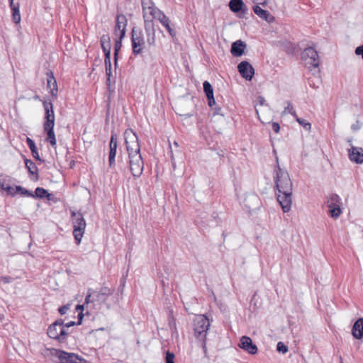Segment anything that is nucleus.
<instances>
[{"instance_id": "cd10ccee", "label": "nucleus", "mask_w": 363, "mask_h": 363, "mask_svg": "<svg viewBox=\"0 0 363 363\" xmlns=\"http://www.w3.org/2000/svg\"><path fill=\"white\" fill-rule=\"evenodd\" d=\"M203 86L207 99H210V97L213 98V89L211 84L208 82L205 81L203 84Z\"/></svg>"}, {"instance_id": "3c124183", "label": "nucleus", "mask_w": 363, "mask_h": 363, "mask_svg": "<svg viewBox=\"0 0 363 363\" xmlns=\"http://www.w3.org/2000/svg\"><path fill=\"white\" fill-rule=\"evenodd\" d=\"M92 295H93V293H92V294H90V293H89V294L86 296V298H85V303H90V302L94 301H93V299H92V300H91V296H92Z\"/></svg>"}, {"instance_id": "bb28decb", "label": "nucleus", "mask_w": 363, "mask_h": 363, "mask_svg": "<svg viewBox=\"0 0 363 363\" xmlns=\"http://www.w3.org/2000/svg\"><path fill=\"white\" fill-rule=\"evenodd\" d=\"M26 143L31 151V153H32V155L33 157L37 160H39V161H42V160L40 159V155H39V153L38 152V150H37V147L35 146V144L34 143V141L30 139V138H27L26 139Z\"/></svg>"}, {"instance_id": "f3484780", "label": "nucleus", "mask_w": 363, "mask_h": 363, "mask_svg": "<svg viewBox=\"0 0 363 363\" xmlns=\"http://www.w3.org/2000/svg\"><path fill=\"white\" fill-rule=\"evenodd\" d=\"M113 290L108 287H102L99 291L93 292V301L105 303L108 297L113 294Z\"/></svg>"}, {"instance_id": "09e8293b", "label": "nucleus", "mask_w": 363, "mask_h": 363, "mask_svg": "<svg viewBox=\"0 0 363 363\" xmlns=\"http://www.w3.org/2000/svg\"><path fill=\"white\" fill-rule=\"evenodd\" d=\"M327 206L328 207L329 210H330V209H333V208H334L335 207L340 206V204L327 202Z\"/></svg>"}, {"instance_id": "e433bc0d", "label": "nucleus", "mask_w": 363, "mask_h": 363, "mask_svg": "<svg viewBox=\"0 0 363 363\" xmlns=\"http://www.w3.org/2000/svg\"><path fill=\"white\" fill-rule=\"evenodd\" d=\"M277 350L279 352L285 354L288 352V347L285 345L282 342H279L277 345Z\"/></svg>"}, {"instance_id": "c03bdc74", "label": "nucleus", "mask_w": 363, "mask_h": 363, "mask_svg": "<svg viewBox=\"0 0 363 363\" xmlns=\"http://www.w3.org/2000/svg\"><path fill=\"white\" fill-rule=\"evenodd\" d=\"M69 305H64L59 308L58 311L61 315H65L67 313V311L69 310Z\"/></svg>"}, {"instance_id": "423d86ee", "label": "nucleus", "mask_w": 363, "mask_h": 363, "mask_svg": "<svg viewBox=\"0 0 363 363\" xmlns=\"http://www.w3.org/2000/svg\"><path fill=\"white\" fill-rule=\"evenodd\" d=\"M142 7L144 23H146L148 21L150 23H154L153 20L160 18L163 13L155 6L152 0H142Z\"/></svg>"}, {"instance_id": "473e14b6", "label": "nucleus", "mask_w": 363, "mask_h": 363, "mask_svg": "<svg viewBox=\"0 0 363 363\" xmlns=\"http://www.w3.org/2000/svg\"><path fill=\"white\" fill-rule=\"evenodd\" d=\"M106 67V74L107 76V82H110V77L111 75V60H104Z\"/></svg>"}, {"instance_id": "ddd939ff", "label": "nucleus", "mask_w": 363, "mask_h": 363, "mask_svg": "<svg viewBox=\"0 0 363 363\" xmlns=\"http://www.w3.org/2000/svg\"><path fill=\"white\" fill-rule=\"evenodd\" d=\"M238 71L241 76L246 80L250 81L255 74L252 66L247 61L241 62L238 66Z\"/></svg>"}, {"instance_id": "49530a36", "label": "nucleus", "mask_w": 363, "mask_h": 363, "mask_svg": "<svg viewBox=\"0 0 363 363\" xmlns=\"http://www.w3.org/2000/svg\"><path fill=\"white\" fill-rule=\"evenodd\" d=\"M272 130L276 133H279V130H280V126H279V124L277 122H274L272 123Z\"/></svg>"}, {"instance_id": "9b49d317", "label": "nucleus", "mask_w": 363, "mask_h": 363, "mask_svg": "<svg viewBox=\"0 0 363 363\" xmlns=\"http://www.w3.org/2000/svg\"><path fill=\"white\" fill-rule=\"evenodd\" d=\"M238 346L242 350H245L250 354H255L257 353L258 349L256 345L252 342V339L247 336H242L238 344Z\"/></svg>"}, {"instance_id": "2eb2a0df", "label": "nucleus", "mask_w": 363, "mask_h": 363, "mask_svg": "<svg viewBox=\"0 0 363 363\" xmlns=\"http://www.w3.org/2000/svg\"><path fill=\"white\" fill-rule=\"evenodd\" d=\"M350 160L357 164L363 163V149L362 147L351 145L348 150Z\"/></svg>"}, {"instance_id": "aec40b11", "label": "nucleus", "mask_w": 363, "mask_h": 363, "mask_svg": "<svg viewBox=\"0 0 363 363\" xmlns=\"http://www.w3.org/2000/svg\"><path fill=\"white\" fill-rule=\"evenodd\" d=\"M157 20H158L167 29V32L172 37H174L176 35V31L171 27L170 19L164 13H162L160 18H157Z\"/></svg>"}, {"instance_id": "de8ad7c7", "label": "nucleus", "mask_w": 363, "mask_h": 363, "mask_svg": "<svg viewBox=\"0 0 363 363\" xmlns=\"http://www.w3.org/2000/svg\"><path fill=\"white\" fill-rule=\"evenodd\" d=\"M252 1L254 3H255L256 4H260L262 6H265L268 2V0H252Z\"/></svg>"}, {"instance_id": "5fc2aeb1", "label": "nucleus", "mask_w": 363, "mask_h": 363, "mask_svg": "<svg viewBox=\"0 0 363 363\" xmlns=\"http://www.w3.org/2000/svg\"><path fill=\"white\" fill-rule=\"evenodd\" d=\"M250 199H251L252 200L255 201H257V202L258 201V198H257V196H255V195H251V196H250Z\"/></svg>"}, {"instance_id": "c756f323", "label": "nucleus", "mask_w": 363, "mask_h": 363, "mask_svg": "<svg viewBox=\"0 0 363 363\" xmlns=\"http://www.w3.org/2000/svg\"><path fill=\"white\" fill-rule=\"evenodd\" d=\"M35 194L36 197H38L40 199H43L45 197H48V198L50 197V194L48 192V191L41 187H38L35 189Z\"/></svg>"}, {"instance_id": "b1692460", "label": "nucleus", "mask_w": 363, "mask_h": 363, "mask_svg": "<svg viewBox=\"0 0 363 363\" xmlns=\"http://www.w3.org/2000/svg\"><path fill=\"white\" fill-rule=\"evenodd\" d=\"M44 131L47 133L46 141L48 142L52 147L56 145V138L54 133V126L43 127Z\"/></svg>"}, {"instance_id": "58836bf2", "label": "nucleus", "mask_w": 363, "mask_h": 363, "mask_svg": "<svg viewBox=\"0 0 363 363\" xmlns=\"http://www.w3.org/2000/svg\"><path fill=\"white\" fill-rule=\"evenodd\" d=\"M101 48H102V50L105 55L104 60H111V46H109V47L101 46Z\"/></svg>"}, {"instance_id": "864d4df0", "label": "nucleus", "mask_w": 363, "mask_h": 363, "mask_svg": "<svg viewBox=\"0 0 363 363\" xmlns=\"http://www.w3.org/2000/svg\"><path fill=\"white\" fill-rule=\"evenodd\" d=\"M74 324H75V322H74V321L69 322V323H67L66 324H64L65 328L66 329V328H69V327L73 326Z\"/></svg>"}, {"instance_id": "6e6552de", "label": "nucleus", "mask_w": 363, "mask_h": 363, "mask_svg": "<svg viewBox=\"0 0 363 363\" xmlns=\"http://www.w3.org/2000/svg\"><path fill=\"white\" fill-rule=\"evenodd\" d=\"M47 333L50 338L57 340L60 342H64L67 338V332L65 328L63 320H57L50 325Z\"/></svg>"}, {"instance_id": "a878e982", "label": "nucleus", "mask_w": 363, "mask_h": 363, "mask_svg": "<svg viewBox=\"0 0 363 363\" xmlns=\"http://www.w3.org/2000/svg\"><path fill=\"white\" fill-rule=\"evenodd\" d=\"M25 164L29 173L35 177V180H38L39 177L38 169L35 164L32 160L26 159Z\"/></svg>"}, {"instance_id": "7ed1b4c3", "label": "nucleus", "mask_w": 363, "mask_h": 363, "mask_svg": "<svg viewBox=\"0 0 363 363\" xmlns=\"http://www.w3.org/2000/svg\"><path fill=\"white\" fill-rule=\"evenodd\" d=\"M210 325V320L205 315H198L194 320V336L203 342L202 348L205 354L207 353L206 339Z\"/></svg>"}, {"instance_id": "6e6d98bb", "label": "nucleus", "mask_w": 363, "mask_h": 363, "mask_svg": "<svg viewBox=\"0 0 363 363\" xmlns=\"http://www.w3.org/2000/svg\"><path fill=\"white\" fill-rule=\"evenodd\" d=\"M83 308H84V306L78 305V306H77V311H78V310H81V311H82V310H83Z\"/></svg>"}, {"instance_id": "2f4dec72", "label": "nucleus", "mask_w": 363, "mask_h": 363, "mask_svg": "<svg viewBox=\"0 0 363 363\" xmlns=\"http://www.w3.org/2000/svg\"><path fill=\"white\" fill-rule=\"evenodd\" d=\"M341 212H342V211H341L340 206H339V207H335V208H334L330 209V210H329V211H328V213H329V215H330L332 218H335V219L337 218L340 216V215L341 214Z\"/></svg>"}, {"instance_id": "1a4fd4ad", "label": "nucleus", "mask_w": 363, "mask_h": 363, "mask_svg": "<svg viewBox=\"0 0 363 363\" xmlns=\"http://www.w3.org/2000/svg\"><path fill=\"white\" fill-rule=\"evenodd\" d=\"M132 47L135 55L140 54L145 48V41L141 32L135 33L134 30H132Z\"/></svg>"}, {"instance_id": "79ce46f5", "label": "nucleus", "mask_w": 363, "mask_h": 363, "mask_svg": "<svg viewBox=\"0 0 363 363\" xmlns=\"http://www.w3.org/2000/svg\"><path fill=\"white\" fill-rule=\"evenodd\" d=\"M8 194H10V195H15L16 193H17L16 190V188H13L12 186H11L10 185H7L6 187L5 188V190Z\"/></svg>"}, {"instance_id": "4468645a", "label": "nucleus", "mask_w": 363, "mask_h": 363, "mask_svg": "<svg viewBox=\"0 0 363 363\" xmlns=\"http://www.w3.org/2000/svg\"><path fill=\"white\" fill-rule=\"evenodd\" d=\"M118 147L117 136L115 133H112L109 143V155H108V163L110 167H113L116 164V150Z\"/></svg>"}, {"instance_id": "a211bd4d", "label": "nucleus", "mask_w": 363, "mask_h": 363, "mask_svg": "<svg viewBox=\"0 0 363 363\" xmlns=\"http://www.w3.org/2000/svg\"><path fill=\"white\" fill-rule=\"evenodd\" d=\"M259 5V4H256L253 6L252 10L260 18L266 21L268 23L274 22L275 18L271 15L268 11L262 9Z\"/></svg>"}, {"instance_id": "6ab92c4d", "label": "nucleus", "mask_w": 363, "mask_h": 363, "mask_svg": "<svg viewBox=\"0 0 363 363\" xmlns=\"http://www.w3.org/2000/svg\"><path fill=\"white\" fill-rule=\"evenodd\" d=\"M246 44L241 40H238L233 43L231 45L230 52L235 57H240L243 55L246 48Z\"/></svg>"}, {"instance_id": "a19ab883", "label": "nucleus", "mask_w": 363, "mask_h": 363, "mask_svg": "<svg viewBox=\"0 0 363 363\" xmlns=\"http://www.w3.org/2000/svg\"><path fill=\"white\" fill-rule=\"evenodd\" d=\"M174 354L170 352L166 353V363H174Z\"/></svg>"}, {"instance_id": "8fccbe9b", "label": "nucleus", "mask_w": 363, "mask_h": 363, "mask_svg": "<svg viewBox=\"0 0 363 363\" xmlns=\"http://www.w3.org/2000/svg\"><path fill=\"white\" fill-rule=\"evenodd\" d=\"M257 101H258V103H259V104L260 106H263V105L264 104V103H265V99H264V97H262V96H258V98H257Z\"/></svg>"}, {"instance_id": "393cba45", "label": "nucleus", "mask_w": 363, "mask_h": 363, "mask_svg": "<svg viewBox=\"0 0 363 363\" xmlns=\"http://www.w3.org/2000/svg\"><path fill=\"white\" fill-rule=\"evenodd\" d=\"M48 86L50 89V94L52 96L57 97V86L56 80L52 74L50 73V75L48 77Z\"/></svg>"}, {"instance_id": "c9c22d12", "label": "nucleus", "mask_w": 363, "mask_h": 363, "mask_svg": "<svg viewBox=\"0 0 363 363\" xmlns=\"http://www.w3.org/2000/svg\"><path fill=\"white\" fill-rule=\"evenodd\" d=\"M327 202L340 204L341 203V199H340V196L338 195L333 194H331L330 196V197L328 198Z\"/></svg>"}, {"instance_id": "603ef678", "label": "nucleus", "mask_w": 363, "mask_h": 363, "mask_svg": "<svg viewBox=\"0 0 363 363\" xmlns=\"http://www.w3.org/2000/svg\"><path fill=\"white\" fill-rule=\"evenodd\" d=\"M208 105L211 107L213 104H215V99L214 97L213 98L210 97V99H208Z\"/></svg>"}, {"instance_id": "4d7b16f0", "label": "nucleus", "mask_w": 363, "mask_h": 363, "mask_svg": "<svg viewBox=\"0 0 363 363\" xmlns=\"http://www.w3.org/2000/svg\"><path fill=\"white\" fill-rule=\"evenodd\" d=\"M82 315H82V312L79 313L78 316H79V321L78 324H80V323H81V320H82Z\"/></svg>"}, {"instance_id": "f257e3e1", "label": "nucleus", "mask_w": 363, "mask_h": 363, "mask_svg": "<svg viewBox=\"0 0 363 363\" xmlns=\"http://www.w3.org/2000/svg\"><path fill=\"white\" fill-rule=\"evenodd\" d=\"M124 139L128 153V166L121 159L118 161V167L123 172H125L128 167L133 176L138 177L143 173L144 162L140 154L138 135L133 130L127 129L124 132Z\"/></svg>"}, {"instance_id": "a18cd8bd", "label": "nucleus", "mask_w": 363, "mask_h": 363, "mask_svg": "<svg viewBox=\"0 0 363 363\" xmlns=\"http://www.w3.org/2000/svg\"><path fill=\"white\" fill-rule=\"evenodd\" d=\"M354 52L357 55H361L363 59V45L357 47Z\"/></svg>"}, {"instance_id": "20e7f679", "label": "nucleus", "mask_w": 363, "mask_h": 363, "mask_svg": "<svg viewBox=\"0 0 363 363\" xmlns=\"http://www.w3.org/2000/svg\"><path fill=\"white\" fill-rule=\"evenodd\" d=\"M301 59L305 66L309 69L313 75L320 74V60L317 51L312 47L306 48L301 53Z\"/></svg>"}, {"instance_id": "f704fd0d", "label": "nucleus", "mask_w": 363, "mask_h": 363, "mask_svg": "<svg viewBox=\"0 0 363 363\" xmlns=\"http://www.w3.org/2000/svg\"><path fill=\"white\" fill-rule=\"evenodd\" d=\"M101 45L104 47H109L111 46V40L108 35H103L101 38Z\"/></svg>"}, {"instance_id": "4be33fe9", "label": "nucleus", "mask_w": 363, "mask_h": 363, "mask_svg": "<svg viewBox=\"0 0 363 363\" xmlns=\"http://www.w3.org/2000/svg\"><path fill=\"white\" fill-rule=\"evenodd\" d=\"M9 1L12 11V20L15 23L18 24L21 22V20L19 11V4H14V0H9Z\"/></svg>"}, {"instance_id": "dca6fc26", "label": "nucleus", "mask_w": 363, "mask_h": 363, "mask_svg": "<svg viewBox=\"0 0 363 363\" xmlns=\"http://www.w3.org/2000/svg\"><path fill=\"white\" fill-rule=\"evenodd\" d=\"M144 28L146 33L147 44L150 46L155 45L156 41V31L154 23H150L148 21L146 23H144Z\"/></svg>"}, {"instance_id": "7c9ffc66", "label": "nucleus", "mask_w": 363, "mask_h": 363, "mask_svg": "<svg viewBox=\"0 0 363 363\" xmlns=\"http://www.w3.org/2000/svg\"><path fill=\"white\" fill-rule=\"evenodd\" d=\"M296 121L306 130L310 131L311 128V125L310 123L307 122L306 120L298 118L297 116L294 117Z\"/></svg>"}, {"instance_id": "72a5a7b5", "label": "nucleus", "mask_w": 363, "mask_h": 363, "mask_svg": "<svg viewBox=\"0 0 363 363\" xmlns=\"http://www.w3.org/2000/svg\"><path fill=\"white\" fill-rule=\"evenodd\" d=\"M290 113L294 117H296V113L294 111V108L291 106V104L290 102H287V106L285 107L284 110L282 112V114Z\"/></svg>"}, {"instance_id": "c85d7f7f", "label": "nucleus", "mask_w": 363, "mask_h": 363, "mask_svg": "<svg viewBox=\"0 0 363 363\" xmlns=\"http://www.w3.org/2000/svg\"><path fill=\"white\" fill-rule=\"evenodd\" d=\"M121 41H122V40H120V38H118L116 40L115 45H114V63H115L116 66L117 65V57H118V52L122 47Z\"/></svg>"}, {"instance_id": "ea45409f", "label": "nucleus", "mask_w": 363, "mask_h": 363, "mask_svg": "<svg viewBox=\"0 0 363 363\" xmlns=\"http://www.w3.org/2000/svg\"><path fill=\"white\" fill-rule=\"evenodd\" d=\"M9 180V177H4L2 176H0V189L2 190H5V188L7 185H9L6 183V181Z\"/></svg>"}, {"instance_id": "5701e85b", "label": "nucleus", "mask_w": 363, "mask_h": 363, "mask_svg": "<svg viewBox=\"0 0 363 363\" xmlns=\"http://www.w3.org/2000/svg\"><path fill=\"white\" fill-rule=\"evenodd\" d=\"M229 8L233 13L246 10V6L244 5L242 0H230Z\"/></svg>"}, {"instance_id": "0eeeda50", "label": "nucleus", "mask_w": 363, "mask_h": 363, "mask_svg": "<svg viewBox=\"0 0 363 363\" xmlns=\"http://www.w3.org/2000/svg\"><path fill=\"white\" fill-rule=\"evenodd\" d=\"M51 354L58 359L59 363H87V361L84 358L74 352H67L61 350L52 349Z\"/></svg>"}, {"instance_id": "412c9836", "label": "nucleus", "mask_w": 363, "mask_h": 363, "mask_svg": "<svg viewBox=\"0 0 363 363\" xmlns=\"http://www.w3.org/2000/svg\"><path fill=\"white\" fill-rule=\"evenodd\" d=\"M352 335L357 339H361L363 337V318H359L354 323L352 328Z\"/></svg>"}, {"instance_id": "9d476101", "label": "nucleus", "mask_w": 363, "mask_h": 363, "mask_svg": "<svg viewBox=\"0 0 363 363\" xmlns=\"http://www.w3.org/2000/svg\"><path fill=\"white\" fill-rule=\"evenodd\" d=\"M127 26V18L123 15H118L116 21V26L114 29V35L120 38V40H123L125 37V31Z\"/></svg>"}, {"instance_id": "39448f33", "label": "nucleus", "mask_w": 363, "mask_h": 363, "mask_svg": "<svg viewBox=\"0 0 363 363\" xmlns=\"http://www.w3.org/2000/svg\"><path fill=\"white\" fill-rule=\"evenodd\" d=\"M71 219L73 225V235L77 245L81 242L86 223L81 212L71 211Z\"/></svg>"}, {"instance_id": "4c0bfd02", "label": "nucleus", "mask_w": 363, "mask_h": 363, "mask_svg": "<svg viewBox=\"0 0 363 363\" xmlns=\"http://www.w3.org/2000/svg\"><path fill=\"white\" fill-rule=\"evenodd\" d=\"M16 190L17 192H20L21 194H22L23 195H26L28 196H34V195L32 193H30L27 189L21 187V186H16Z\"/></svg>"}, {"instance_id": "bf43d9fd", "label": "nucleus", "mask_w": 363, "mask_h": 363, "mask_svg": "<svg viewBox=\"0 0 363 363\" xmlns=\"http://www.w3.org/2000/svg\"><path fill=\"white\" fill-rule=\"evenodd\" d=\"M348 142H349L350 143H352V140H348ZM350 145H352V144H350Z\"/></svg>"}, {"instance_id": "37998d69", "label": "nucleus", "mask_w": 363, "mask_h": 363, "mask_svg": "<svg viewBox=\"0 0 363 363\" xmlns=\"http://www.w3.org/2000/svg\"><path fill=\"white\" fill-rule=\"evenodd\" d=\"M13 281V278L9 276H4L0 277V282H4V284H9Z\"/></svg>"}, {"instance_id": "f8f14e48", "label": "nucleus", "mask_w": 363, "mask_h": 363, "mask_svg": "<svg viewBox=\"0 0 363 363\" xmlns=\"http://www.w3.org/2000/svg\"><path fill=\"white\" fill-rule=\"evenodd\" d=\"M45 116L43 127H50L55 125V114L53 111V105L51 102L45 101L43 103Z\"/></svg>"}, {"instance_id": "f03ea898", "label": "nucleus", "mask_w": 363, "mask_h": 363, "mask_svg": "<svg viewBox=\"0 0 363 363\" xmlns=\"http://www.w3.org/2000/svg\"><path fill=\"white\" fill-rule=\"evenodd\" d=\"M274 170V180L278 190L277 201L284 213L290 211L292 204L293 184L286 170L282 169L277 157Z\"/></svg>"}, {"instance_id": "13d9d810", "label": "nucleus", "mask_w": 363, "mask_h": 363, "mask_svg": "<svg viewBox=\"0 0 363 363\" xmlns=\"http://www.w3.org/2000/svg\"><path fill=\"white\" fill-rule=\"evenodd\" d=\"M255 110H256V113H257V114L258 115V114H259V111H258V109H257V105L255 106Z\"/></svg>"}]
</instances>
